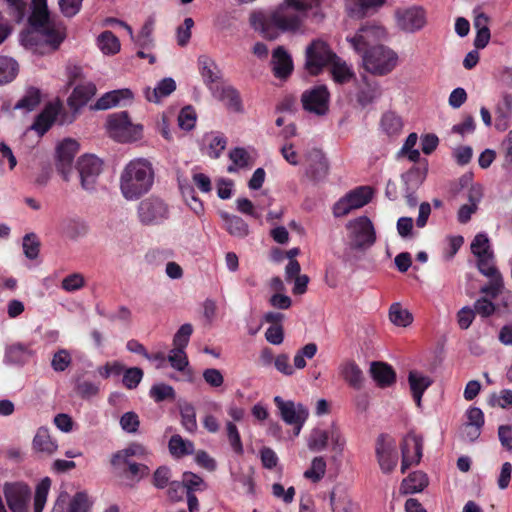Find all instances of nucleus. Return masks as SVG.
<instances>
[{
	"label": "nucleus",
	"mask_w": 512,
	"mask_h": 512,
	"mask_svg": "<svg viewBox=\"0 0 512 512\" xmlns=\"http://www.w3.org/2000/svg\"><path fill=\"white\" fill-rule=\"evenodd\" d=\"M339 375L354 389L363 385V372L354 360H345L338 367Z\"/></svg>",
	"instance_id": "obj_25"
},
{
	"label": "nucleus",
	"mask_w": 512,
	"mask_h": 512,
	"mask_svg": "<svg viewBox=\"0 0 512 512\" xmlns=\"http://www.w3.org/2000/svg\"><path fill=\"white\" fill-rule=\"evenodd\" d=\"M477 267L481 274H483L486 277H496V276H502L501 273L498 271V269L494 265V255H486L483 257L477 258Z\"/></svg>",
	"instance_id": "obj_56"
},
{
	"label": "nucleus",
	"mask_w": 512,
	"mask_h": 512,
	"mask_svg": "<svg viewBox=\"0 0 512 512\" xmlns=\"http://www.w3.org/2000/svg\"><path fill=\"white\" fill-rule=\"evenodd\" d=\"M72 362L71 354L66 349L58 350L52 357L51 367L56 372H63Z\"/></svg>",
	"instance_id": "obj_57"
},
{
	"label": "nucleus",
	"mask_w": 512,
	"mask_h": 512,
	"mask_svg": "<svg viewBox=\"0 0 512 512\" xmlns=\"http://www.w3.org/2000/svg\"><path fill=\"white\" fill-rule=\"evenodd\" d=\"M408 382L416 405L420 407L422 395L433 381L429 376H426L419 371H410Z\"/></svg>",
	"instance_id": "obj_28"
},
{
	"label": "nucleus",
	"mask_w": 512,
	"mask_h": 512,
	"mask_svg": "<svg viewBox=\"0 0 512 512\" xmlns=\"http://www.w3.org/2000/svg\"><path fill=\"white\" fill-rule=\"evenodd\" d=\"M273 71L276 77L284 78L288 76L293 68L292 59L286 50L279 46L272 54Z\"/></svg>",
	"instance_id": "obj_29"
},
{
	"label": "nucleus",
	"mask_w": 512,
	"mask_h": 512,
	"mask_svg": "<svg viewBox=\"0 0 512 512\" xmlns=\"http://www.w3.org/2000/svg\"><path fill=\"white\" fill-rule=\"evenodd\" d=\"M386 0H345L346 9L355 16H363L371 10L382 7Z\"/></svg>",
	"instance_id": "obj_35"
},
{
	"label": "nucleus",
	"mask_w": 512,
	"mask_h": 512,
	"mask_svg": "<svg viewBox=\"0 0 512 512\" xmlns=\"http://www.w3.org/2000/svg\"><path fill=\"white\" fill-rule=\"evenodd\" d=\"M427 485V476L420 471H416L411 473L405 479H403L400 491L403 494H414L421 492Z\"/></svg>",
	"instance_id": "obj_36"
},
{
	"label": "nucleus",
	"mask_w": 512,
	"mask_h": 512,
	"mask_svg": "<svg viewBox=\"0 0 512 512\" xmlns=\"http://www.w3.org/2000/svg\"><path fill=\"white\" fill-rule=\"evenodd\" d=\"M197 65L203 83L210 92L222 84V72L214 59L207 55H201L198 57Z\"/></svg>",
	"instance_id": "obj_19"
},
{
	"label": "nucleus",
	"mask_w": 512,
	"mask_h": 512,
	"mask_svg": "<svg viewBox=\"0 0 512 512\" xmlns=\"http://www.w3.org/2000/svg\"><path fill=\"white\" fill-rule=\"evenodd\" d=\"M182 484L184 486L186 493H193L194 491L204 490L206 488L203 479L200 476L191 472L184 473Z\"/></svg>",
	"instance_id": "obj_62"
},
{
	"label": "nucleus",
	"mask_w": 512,
	"mask_h": 512,
	"mask_svg": "<svg viewBox=\"0 0 512 512\" xmlns=\"http://www.w3.org/2000/svg\"><path fill=\"white\" fill-rule=\"evenodd\" d=\"M301 100L305 110L317 115H324L328 110L329 92L323 85L316 86L305 91Z\"/></svg>",
	"instance_id": "obj_17"
},
{
	"label": "nucleus",
	"mask_w": 512,
	"mask_h": 512,
	"mask_svg": "<svg viewBox=\"0 0 512 512\" xmlns=\"http://www.w3.org/2000/svg\"><path fill=\"white\" fill-rule=\"evenodd\" d=\"M226 431L227 438L232 450L238 455L243 454V445L236 425L233 422H227Z\"/></svg>",
	"instance_id": "obj_59"
},
{
	"label": "nucleus",
	"mask_w": 512,
	"mask_h": 512,
	"mask_svg": "<svg viewBox=\"0 0 512 512\" xmlns=\"http://www.w3.org/2000/svg\"><path fill=\"white\" fill-rule=\"evenodd\" d=\"M32 449L36 453L52 456L58 450V443L48 428L39 427L32 440Z\"/></svg>",
	"instance_id": "obj_22"
},
{
	"label": "nucleus",
	"mask_w": 512,
	"mask_h": 512,
	"mask_svg": "<svg viewBox=\"0 0 512 512\" xmlns=\"http://www.w3.org/2000/svg\"><path fill=\"white\" fill-rule=\"evenodd\" d=\"M318 347L315 343H308L299 349L293 359V368L304 369L306 367V359H312L317 353Z\"/></svg>",
	"instance_id": "obj_51"
},
{
	"label": "nucleus",
	"mask_w": 512,
	"mask_h": 512,
	"mask_svg": "<svg viewBox=\"0 0 512 512\" xmlns=\"http://www.w3.org/2000/svg\"><path fill=\"white\" fill-rule=\"evenodd\" d=\"M193 333V327L191 324H183L178 331L175 333L173 338V345L177 348L185 349L189 343L190 336Z\"/></svg>",
	"instance_id": "obj_63"
},
{
	"label": "nucleus",
	"mask_w": 512,
	"mask_h": 512,
	"mask_svg": "<svg viewBox=\"0 0 512 512\" xmlns=\"http://www.w3.org/2000/svg\"><path fill=\"white\" fill-rule=\"evenodd\" d=\"M81 186L86 191L95 190L97 179L102 172L103 163L100 158L92 154H86L77 161Z\"/></svg>",
	"instance_id": "obj_14"
},
{
	"label": "nucleus",
	"mask_w": 512,
	"mask_h": 512,
	"mask_svg": "<svg viewBox=\"0 0 512 512\" xmlns=\"http://www.w3.org/2000/svg\"><path fill=\"white\" fill-rule=\"evenodd\" d=\"M95 92L96 88L92 83L78 85L74 88L71 96L68 98V104L72 109L76 110L85 105Z\"/></svg>",
	"instance_id": "obj_34"
},
{
	"label": "nucleus",
	"mask_w": 512,
	"mask_h": 512,
	"mask_svg": "<svg viewBox=\"0 0 512 512\" xmlns=\"http://www.w3.org/2000/svg\"><path fill=\"white\" fill-rule=\"evenodd\" d=\"M176 89L174 79L167 77L160 80L154 88L146 87L144 89L145 98L152 103H159L163 98L169 96Z\"/></svg>",
	"instance_id": "obj_27"
},
{
	"label": "nucleus",
	"mask_w": 512,
	"mask_h": 512,
	"mask_svg": "<svg viewBox=\"0 0 512 512\" xmlns=\"http://www.w3.org/2000/svg\"><path fill=\"white\" fill-rule=\"evenodd\" d=\"M375 453L381 471L391 473L398 463L395 441L387 435H380L376 440Z\"/></svg>",
	"instance_id": "obj_15"
},
{
	"label": "nucleus",
	"mask_w": 512,
	"mask_h": 512,
	"mask_svg": "<svg viewBox=\"0 0 512 512\" xmlns=\"http://www.w3.org/2000/svg\"><path fill=\"white\" fill-rule=\"evenodd\" d=\"M31 9L30 28L20 34L21 44L34 49L43 42L49 50H56L65 38V27L51 21L47 0H32Z\"/></svg>",
	"instance_id": "obj_2"
},
{
	"label": "nucleus",
	"mask_w": 512,
	"mask_h": 512,
	"mask_svg": "<svg viewBox=\"0 0 512 512\" xmlns=\"http://www.w3.org/2000/svg\"><path fill=\"white\" fill-rule=\"evenodd\" d=\"M107 130L109 135L118 142H131L139 139L142 126L133 124L127 112L114 113L108 117Z\"/></svg>",
	"instance_id": "obj_7"
},
{
	"label": "nucleus",
	"mask_w": 512,
	"mask_h": 512,
	"mask_svg": "<svg viewBox=\"0 0 512 512\" xmlns=\"http://www.w3.org/2000/svg\"><path fill=\"white\" fill-rule=\"evenodd\" d=\"M381 128L389 136L398 135L403 128V121L394 112H386L381 119Z\"/></svg>",
	"instance_id": "obj_45"
},
{
	"label": "nucleus",
	"mask_w": 512,
	"mask_h": 512,
	"mask_svg": "<svg viewBox=\"0 0 512 512\" xmlns=\"http://www.w3.org/2000/svg\"><path fill=\"white\" fill-rule=\"evenodd\" d=\"M274 403L277 406L282 420L294 427V436H298L309 412L301 403H295L290 400H284L280 396L274 397Z\"/></svg>",
	"instance_id": "obj_10"
},
{
	"label": "nucleus",
	"mask_w": 512,
	"mask_h": 512,
	"mask_svg": "<svg viewBox=\"0 0 512 512\" xmlns=\"http://www.w3.org/2000/svg\"><path fill=\"white\" fill-rule=\"evenodd\" d=\"M153 30L154 20L150 18L144 23L139 34L137 36L134 35V38L131 40L134 41L137 46L148 49L153 45Z\"/></svg>",
	"instance_id": "obj_49"
},
{
	"label": "nucleus",
	"mask_w": 512,
	"mask_h": 512,
	"mask_svg": "<svg viewBox=\"0 0 512 512\" xmlns=\"http://www.w3.org/2000/svg\"><path fill=\"white\" fill-rule=\"evenodd\" d=\"M18 70V63L13 58L0 56V86L12 82Z\"/></svg>",
	"instance_id": "obj_42"
},
{
	"label": "nucleus",
	"mask_w": 512,
	"mask_h": 512,
	"mask_svg": "<svg viewBox=\"0 0 512 512\" xmlns=\"http://www.w3.org/2000/svg\"><path fill=\"white\" fill-rule=\"evenodd\" d=\"M155 171L152 163L145 158L128 162L120 173L119 188L127 201L138 200L153 187Z\"/></svg>",
	"instance_id": "obj_3"
},
{
	"label": "nucleus",
	"mask_w": 512,
	"mask_h": 512,
	"mask_svg": "<svg viewBox=\"0 0 512 512\" xmlns=\"http://www.w3.org/2000/svg\"><path fill=\"white\" fill-rule=\"evenodd\" d=\"M471 251L477 258L493 254L488 236L484 233L477 234L471 243Z\"/></svg>",
	"instance_id": "obj_53"
},
{
	"label": "nucleus",
	"mask_w": 512,
	"mask_h": 512,
	"mask_svg": "<svg viewBox=\"0 0 512 512\" xmlns=\"http://www.w3.org/2000/svg\"><path fill=\"white\" fill-rule=\"evenodd\" d=\"M372 198V190L370 187H357L342 198H340L333 206V215L335 217H344L355 209L362 208Z\"/></svg>",
	"instance_id": "obj_12"
},
{
	"label": "nucleus",
	"mask_w": 512,
	"mask_h": 512,
	"mask_svg": "<svg viewBox=\"0 0 512 512\" xmlns=\"http://www.w3.org/2000/svg\"><path fill=\"white\" fill-rule=\"evenodd\" d=\"M396 26L403 32L415 33L427 24V15L423 7L412 5L395 11Z\"/></svg>",
	"instance_id": "obj_11"
},
{
	"label": "nucleus",
	"mask_w": 512,
	"mask_h": 512,
	"mask_svg": "<svg viewBox=\"0 0 512 512\" xmlns=\"http://www.w3.org/2000/svg\"><path fill=\"white\" fill-rule=\"evenodd\" d=\"M381 92L377 84H367L357 94V100L362 106L372 103L380 96Z\"/></svg>",
	"instance_id": "obj_61"
},
{
	"label": "nucleus",
	"mask_w": 512,
	"mask_h": 512,
	"mask_svg": "<svg viewBox=\"0 0 512 512\" xmlns=\"http://www.w3.org/2000/svg\"><path fill=\"white\" fill-rule=\"evenodd\" d=\"M231 164L227 167L229 173H236L240 169H249L254 165L255 157L251 151L236 147L229 152Z\"/></svg>",
	"instance_id": "obj_24"
},
{
	"label": "nucleus",
	"mask_w": 512,
	"mask_h": 512,
	"mask_svg": "<svg viewBox=\"0 0 512 512\" xmlns=\"http://www.w3.org/2000/svg\"><path fill=\"white\" fill-rule=\"evenodd\" d=\"M184 350L185 349L183 348L174 347L168 355V361L174 369L178 371H186L189 376V380L192 381V371L187 369L189 362Z\"/></svg>",
	"instance_id": "obj_48"
},
{
	"label": "nucleus",
	"mask_w": 512,
	"mask_h": 512,
	"mask_svg": "<svg viewBox=\"0 0 512 512\" xmlns=\"http://www.w3.org/2000/svg\"><path fill=\"white\" fill-rule=\"evenodd\" d=\"M196 112L191 106L184 107L178 115V125L182 130L190 131L196 123Z\"/></svg>",
	"instance_id": "obj_58"
},
{
	"label": "nucleus",
	"mask_w": 512,
	"mask_h": 512,
	"mask_svg": "<svg viewBox=\"0 0 512 512\" xmlns=\"http://www.w3.org/2000/svg\"><path fill=\"white\" fill-rule=\"evenodd\" d=\"M5 6L4 15H8L12 21L21 22L24 19L27 3L24 0H1Z\"/></svg>",
	"instance_id": "obj_43"
},
{
	"label": "nucleus",
	"mask_w": 512,
	"mask_h": 512,
	"mask_svg": "<svg viewBox=\"0 0 512 512\" xmlns=\"http://www.w3.org/2000/svg\"><path fill=\"white\" fill-rule=\"evenodd\" d=\"M205 141L207 142L206 154L213 159L219 158L227 145V138L220 133L206 135Z\"/></svg>",
	"instance_id": "obj_41"
},
{
	"label": "nucleus",
	"mask_w": 512,
	"mask_h": 512,
	"mask_svg": "<svg viewBox=\"0 0 512 512\" xmlns=\"http://www.w3.org/2000/svg\"><path fill=\"white\" fill-rule=\"evenodd\" d=\"M40 103V91L31 87L26 90L23 97L15 104L14 109L24 112L33 111Z\"/></svg>",
	"instance_id": "obj_46"
},
{
	"label": "nucleus",
	"mask_w": 512,
	"mask_h": 512,
	"mask_svg": "<svg viewBox=\"0 0 512 512\" xmlns=\"http://www.w3.org/2000/svg\"><path fill=\"white\" fill-rule=\"evenodd\" d=\"M364 69L377 76L392 72L398 64V54L388 46L379 44L361 54Z\"/></svg>",
	"instance_id": "obj_4"
},
{
	"label": "nucleus",
	"mask_w": 512,
	"mask_h": 512,
	"mask_svg": "<svg viewBox=\"0 0 512 512\" xmlns=\"http://www.w3.org/2000/svg\"><path fill=\"white\" fill-rule=\"evenodd\" d=\"M32 356V351L28 346L17 343L7 348L5 359L11 364H24Z\"/></svg>",
	"instance_id": "obj_39"
},
{
	"label": "nucleus",
	"mask_w": 512,
	"mask_h": 512,
	"mask_svg": "<svg viewBox=\"0 0 512 512\" xmlns=\"http://www.w3.org/2000/svg\"><path fill=\"white\" fill-rule=\"evenodd\" d=\"M495 127L499 131H504L508 127V120L512 117V96L504 94L498 102L495 110Z\"/></svg>",
	"instance_id": "obj_32"
},
{
	"label": "nucleus",
	"mask_w": 512,
	"mask_h": 512,
	"mask_svg": "<svg viewBox=\"0 0 512 512\" xmlns=\"http://www.w3.org/2000/svg\"><path fill=\"white\" fill-rule=\"evenodd\" d=\"M389 320L396 326L407 327L413 322V315L400 303H393L389 308Z\"/></svg>",
	"instance_id": "obj_40"
},
{
	"label": "nucleus",
	"mask_w": 512,
	"mask_h": 512,
	"mask_svg": "<svg viewBox=\"0 0 512 512\" xmlns=\"http://www.w3.org/2000/svg\"><path fill=\"white\" fill-rule=\"evenodd\" d=\"M329 441V429L315 428L311 431L307 446L313 452H321L326 449Z\"/></svg>",
	"instance_id": "obj_47"
},
{
	"label": "nucleus",
	"mask_w": 512,
	"mask_h": 512,
	"mask_svg": "<svg viewBox=\"0 0 512 512\" xmlns=\"http://www.w3.org/2000/svg\"><path fill=\"white\" fill-rule=\"evenodd\" d=\"M307 175L315 181H320L328 174V161L319 149H312L306 155Z\"/></svg>",
	"instance_id": "obj_21"
},
{
	"label": "nucleus",
	"mask_w": 512,
	"mask_h": 512,
	"mask_svg": "<svg viewBox=\"0 0 512 512\" xmlns=\"http://www.w3.org/2000/svg\"><path fill=\"white\" fill-rule=\"evenodd\" d=\"M181 423L186 431L193 433L197 430L195 409L191 404H186L180 409Z\"/></svg>",
	"instance_id": "obj_55"
},
{
	"label": "nucleus",
	"mask_w": 512,
	"mask_h": 512,
	"mask_svg": "<svg viewBox=\"0 0 512 512\" xmlns=\"http://www.w3.org/2000/svg\"><path fill=\"white\" fill-rule=\"evenodd\" d=\"M6 503L11 512H28L31 489L24 482H7L3 486Z\"/></svg>",
	"instance_id": "obj_13"
},
{
	"label": "nucleus",
	"mask_w": 512,
	"mask_h": 512,
	"mask_svg": "<svg viewBox=\"0 0 512 512\" xmlns=\"http://www.w3.org/2000/svg\"><path fill=\"white\" fill-rule=\"evenodd\" d=\"M78 149V142L71 138L64 139L57 145L56 167L65 181L69 180L72 172V163Z\"/></svg>",
	"instance_id": "obj_16"
},
{
	"label": "nucleus",
	"mask_w": 512,
	"mask_h": 512,
	"mask_svg": "<svg viewBox=\"0 0 512 512\" xmlns=\"http://www.w3.org/2000/svg\"><path fill=\"white\" fill-rule=\"evenodd\" d=\"M150 396L156 402H161L167 399L172 400L175 398V391L172 386L161 383L151 387Z\"/></svg>",
	"instance_id": "obj_60"
},
{
	"label": "nucleus",
	"mask_w": 512,
	"mask_h": 512,
	"mask_svg": "<svg viewBox=\"0 0 512 512\" xmlns=\"http://www.w3.org/2000/svg\"><path fill=\"white\" fill-rule=\"evenodd\" d=\"M370 374L379 387H388L395 382V372L391 366L383 362H372Z\"/></svg>",
	"instance_id": "obj_30"
},
{
	"label": "nucleus",
	"mask_w": 512,
	"mask_h": 512,
	"mask_svg": "<svg viewBox=\"0 0 512 512\" xmlns=\"http://www.w3.org/2000/svg\"><path fill=\"white\" fill-rule=\"evenodd\" d=\"M213 98L222 102L233 113H243L244 107L239 92L231 85L221 84L210 92Z\"/></svg>",
	"instance_id": "obj_20"
},
{
	"label": "nucleus",
	"mask_w": 512,
	"mask_h": 512,
	"mask_svg": "<svg viewBox=\"0 0 512 512\" xmlns=\"http://www.w3.org/2000/svg\"><path fill=\"white\" fill-rule=\"evenodd\" d=\"M386 29L375 22H367L362 25L353 37L347 38L354 50L362 54L365 50L376 46V43L385 40Z\"/></svg>",
	"instance_id": "obj_9"
},
{
	"label": "nucleus",
	"mask_w": 512,
	"mask_h": 512,
	"mask_svg": "<svg viewBox=\"0 0 512 512\" xmlns=\"http://www.w3.org/2000/svg\"><path fill=\"white\" fill-rule=\"evenodd\" d=\"M331 74L336 83L343 84L352 79L354 72L351 67L337 55L330 62Z\"/></svg>",
	"instance_id": "obj_38"
},
{
	"label": "nucleus",
	"mask_w": 512,
	"mask_h": 512,
	"mask_svg": "<svg viewBox=\"0 0 512 512\" xmlns=\"http://www.w3.org/2000/svg\"><path fill=\"white\" fill-rule=\"evenodd\" d=\"M90 503L85 493L75 494L69 504L67 512H89Z\"/></svg>",
	"instance_id": "obj_64"
},
{
	"label": "nucleus",
	"mask_w": 512,
	"mask_h": 512,
	"mask_svg": "<svg viewBox=\"0 0 512 512\" xmlns=\"http://www.w3.org/2000/svg\"><path fill=\"white\" fill-rule=\"evenodd\" d=\"M346 230L349 244L353 249H367L376 240L374 226L366 216H360L348 221Z\"/></svg>",
	"instance_id": "obj_6"
},
{
	"label": "nucleus",
	"mask_w": 512,
	"mask_h": 512,
	"mask_svg": "<svg viewBox=\"0 0 512 512\" xmlns=\"http://www.w3.org/2000/svg\"><path fill=\"white\" fill-rule=\"evenodd\" d=\"M423 443L422 438L416 434H408L402 443V463L401 472L410 468L412 465L418 464L422 457Z\"/></svg>",
	"instance_id": "obj_18"
},
{
	"label": "nucleus",
	"mask_w": 512,
	"mask_h": 512,
	"mask_svg": "<svg viewBox=\"0 0 512 512\" xmlns=\"http://www.w3.org/2000/svg\"><path fill=\"white\" fill-rule=\"evenodd\" d=\"M321 2L322 0H285L275 7L251 13L250 25L264 38L274 40L282 33L298 31L303 18L297 12L316 8Z\"/></svg>",
	"instance_id": "obj_1"
},
{
	"label": "nucleus",
	"mask_w": 512,
	"mask_h": 512,
	"mask_svg": "<svg viewBox=\"0 0 512 512\" xmlns=\"http://www.w3.org/2000/svg\"><path fill=\"white\" fill-rule=\"evenodd\" d=\"M336 54L322 39L313 40L305 50V68L313 75L318 74L334 59Z\"/></svg>",
	"instance_id": "obj_8"
},
{
	"label": "nucleus",
	"mask_w": 512,
	"mask_h": 512,
	"mask_svg": "<svg viewBox=\"0 0 512 512\" xmlns=\"http://www.w3.org/2000/svg\"><path fill=\"white\" fill-rule=\"evenodd\" d=\"M59 111L60 105L58 103H49L37 116L35 122L31 126V129L35 130L40 136H42L52 126Z\"/></svg>",
	"instance_id": "obj_26"
},
{
	"label": "nucleus",
	"mask_w": 512,
	"mask_h": 512,
	"mask_svg": "<svg viewBox=\"0 0 512 512\" xmlns=\"http://www.w3.org/2000/svg\"><path fill=\"white\" fill-rule=\"evenodd\" d=\"M220 216L224 222L225 229L230 235L244 238L249 234V226L241 217L230 215L227 212H221Z\"/></svg>",
	"instance_id": "obj_33"
},
{
	"label": "nucleus",
	"mask_w": 512,
	"mask_h": 512,
	"mask_svg": "<svg viewBox=\"0 0 512 512\" xmlns=\"http://www.w3.org/2000/svg\"><path fill=\"white\" fill-rule=\"evenodd\" d=\"M61 231L66 238L77 241L88 234L89 227L81 219L69 218L62 222Z\"/></svg>",
	"instance_id": "obj_31"
},
{
	"label": "nucleus",
	"mask_w": 512,
	"mask_h": 512,
	"mask_svg": "<svg viewBox=\"0 0 512 512\" xmlns=\"http://www.w3.org/2000/svg\"><path fill=\"white\" fill-rule=\"evenodd\" d=\"M96 45L104 55L108 56L117 54L121 49V44L117 36L108 30L98 35Z\"/></svg>",
	"instance_id": "obj_37"
},
{
	"label": "nucleus",
	"mask_w": 512,
	"mask_h": 512,
	"mask_svg": "<svg viewBox=\"0 0 512 512\" xmlns=\"http://www.w3.org/2000/svg\"><path fill=\"white\" fill-rule=\"evenodd\" d=\"M133 98V94L129 89L113 90L105 93L95 104L98 110L110 109L114 106L125 105Z\"/></svg>",
	"instance_id": "obj_23"
},
{
	"label": "nucleus",
	"mask_w": 512,
	"mask_h": 512,
	"mask_svg": "<svg viewBox=\"0 0 512 512\" xmlns=\"http://www.w3.org/2000/svg\"><path fill=\"white\" fill-rule=\"evenodd\" d=\"M85 285L86 279L84 275L79 272H75L64 277L60 286L65 292L73 293L81 290Z\"/></svg>",
	"instance_id": "obj_52"
},
{
	"label": "nucleus",
	"mask_w": 512,
	"mask_h": 512,
	"mask_svg": "<svg viewBox=\"0 0 512 512\" xmlns=\"http://www.w3.org/2000/svg\"><path fill=\"white\" fill-rule=\"evenodd\" d=\"M169 451L177 458L190 455L194 452V444L183 439L180 435H173L169 440Z\"/></svg>",
	"instance_id": "obj_44"
},
{
	"label": "nucleus",
	"mask_w": 512,
	"mask_h": 512,
	"mask_svg": "<svg viewBox=\"0 0 512 512\" xmlns=\"http://www.w3.org/2000/svg\"><path fill=\"white\" fill-rule=\"evenodd\" d=\"M137 217L142 225H161L169 219L170 208L164 199L151 195L138 203Z\"/></svg>",
	"instance_id": "obj_5"
},
{
	"label": "nucleus",
	"mask_w": 512,
	"mask_h": 512,
	"mask_svg": "<svg viewBox=\"0 0 512 512\" xmlns=\"http://www.w3.org/2000/svg\"><path fill=\"white\" fill-rule=\"evenodd\" d=\"M51 486V480L48 477H45L41 480V482L37 485L35 496H34V503L33 508L34 512H42L44 509V506L47 501L48 492L50 490Z\"/></svg>",
	"instance_id": "obj_50"
},
{
	"label": "nucleus",
	"mask_w": 512,
	"mask_h": 512,
	"mask_svg": "<svg viewBox=\"0 0 512 512\" xmlns=\"http://www.w3.org/2000/svg\"><path fill=\"white\" fill-rule=\"evenodd\" d=\"M326 461L323 457H315L309 469L304 472V477L313 481H320L326 472Z\"/></svg>",
	"instance_id": "obj_54"
}]
</instances>
